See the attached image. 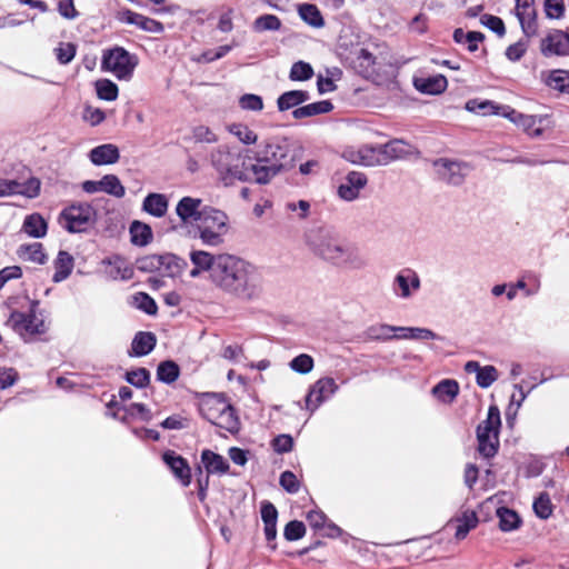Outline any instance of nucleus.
Returning a JSON list of instances; mask_svg holds the SVG:
<instances>
[{"instance_id": "nucleus-1", "label": "nucleus", "mask_w": 569, "mask_h": 569, "mask_svg": "<svg viewBox=\"0 0 569 569\" xmlns=\"http://www.w3.org/2000/svg\"><path fill=\"white\" fill-rule=\"evenodd\" d=\"M309 250L319 259L342 269L360 270L366 260L360 250L328 227L312 228L306 233Z\"/></svg>"}, {"instance_id": "nucleus-2", "label": "nucleus", "mask_w": 569, "mask_h": 569, "mask_svg": "<svg viewBox=\"0 0 569 569\" xmlns=\"http://www.w3.org/2000/svg\"><path fill=\"white\" fill-rule=\"evenodd\" d=\"M211 281L224 292L251 300L260 295V277L249 262L228 253L218 254Z\"/></svg>"}, {"instance_id": "nucleus-3", "label": "nucleus", "mask_w": 569, "mask_h": 569, "mask_svg": "<svg viewBox=\"0 0 569 569\" xmlns=\"http://www.w3.org/2000/svg\"><path fill=\"white\" fill-rule=\"evenodd\" d=\"M290 143L286 138H272L261 142L253 157L248 158L251 182L267 184L278 173L292 168L288 160Z\"/></svg>"}, {"instance_id": "nucleus-4", "label": "nucleus", "mask_w": 569, "mask_h": 569, "mask_svg": "<svg viewBox=\"0 0 569 569\" xmlns=\"http://www.w3.org/2000/svg\"><path fill=\"white\" fill-rule=\"evenodd\" d=\"M467 109L470 111H478L482 114H498L507 118L510 122L522 129L530 137L538 138L542 136L546 128L550 124L549 116L547 114H526L510 106L496 104L492 101H477L470 100L467 102Z\"/></svg>"}, {"instance_id": "nucleus-5", "label": "nucleus", "mask_w": 569, "mask_h": 569, "mask_svg": "<svg viewBox=\"0 0 569 569\" xmlns=\"http://www.w3.org/2000/svg\"><path fill=\"white\" fill-rule=\"evenodd\" d=\"M248 158L249 156H242L226 144L209 153L210 164L224 186H231L236 181L251 182Z\"/></svg>"}, {"instance_id": "nucleus-6", "label": "nucleus", "mask_w": 569, "mask_h": 569, "mask_svg": "<svg viewBox=\"0 0 569 569\" xmlns=\"http://www.w3.org/2000/svg\"><path fill=\"white\" fill-rule=\"evenodd\" d=\"M418 152L415 146L401 139H393L385 144L363 147L359 150L361 163L365 166H386Z\"/></svg>"}, {"instance_id": "nucleus-7", "label": "nucleus", "mask_w": 569, "mask_h": 569, "mask_svg": "<svg viewBox=\"0 0 569 569\" xmlns=\"http://www.w3.org/2000/svg\"><path fill=\"white\" fill-rule=\"evenodd\" d=\"M228 222L229 218L226 212L211 206H204L196 224L202 243L210 247L222 244L229 230Z\"/></svg>"}, {"instance_id": "nucleus-8", "label": "nucleus", "mask_w": 569, "mask_h": 569, "mask_svg": "<svg viewBox=\"0 0 569 569\" xmlns=\"http://www.w3.org/2000/svg\"><path fill=\"white\" fill-rule=\"evenodd\" d=\"M38 307L39 301L32 300L28 312L12 311L7 325L23 339L46 333L48 326Z\"/></svg>"}, {"instance_id": "nucleus-9", "label": "nucleus", "mask_w": 569, "mask_h": 569, "mask_svg": "<svg viewBox=\"0 0 569 569\" xmlns=\"http://www.w3.org/2000/svg\"><path fill=\"white\" fill-rule=\"evenodd\" d=\"M97 211L89 203H74L66 207L59 214L58 222L70 233L86 232L96 222Z\"/></svg>"}, {"instance_id": "nucleus-10", "label": "nucleus", "mask_w": 569, "mask_h": 569, "mask_svg": "<svg viewBox=\"0 0 569 569\" xmlns=\"http://www.w3.org/2000/svg\"><path fill=\"white\" fill-rule=\"evenodd\" d=\"M139 63L136 54L130 53L122 47H113L104 50L101 68L112 72L119 80H130Z\"/></svg>"}, {"instance_id": "nucleus-11", "label": "nucleus", "mask_w": 569, "mask_h": 569, "mask_svg": "<svg viewBox=\"0 0 569 569\" xmlns=\"http://www.w3.org/2000/svg\"><path fill=\"white\" fill-rule=\"evenodd\" d=\"M433 168L438 179L451 186L462 184L470 170L468 163L448 158L435 160Z\"/></svg>"}, {"instance_id": "nucleus-12", "label": "nucleus", "mask_w": 569, "mask_h": 569, "mask_svg": "<svg viewBox=\"0 0 569 569\" xmlns=\"http://www.w3.org/2000/svg\"><path fill=\"white\" fill-rule=\"evenodd\" d=\"M337 390L338 385L333 378H320L310 387L306 396V408L313 412L321 403L335 395Z\"/></svg>"}, {"instance_id": "nucleus-13", "label": "nucleus", "mask_w": 569, "mask_h": 569, "mask_svg": "<svg viewBox=\"0 0 569 569\" xmlns=\"http://www.w3.org/2000/svg\"><path fill=\"white\" fill-rule=\"evenodd\" d=\"M540 51L545 57L569 56V33L553 29L541 40Z\"/></svg>"}, {"instance_id": "nucleus-14", "label": "nucleus", "mask_w": 569, "mask_h": 569, "mask_svg": "<svg viewBox=\"0 0 569 569\" xmlns=\"http://www.w3.org/2000/svg\"><path fill=\"white\" fill-rule=\"evenodd\" d=\"M181 260L174 254H151L137 260V268L142 272H153L161 270L163 267L169 274H174V269L180 268Z\"/></svg>"}, {"instance_id": "nucleus-15", "label": "nucleus", "mask_w": 569, "mask_h": 569, "mask_svg": "<svg viewBox=\"0 0 569 569\" xmlns=\"http://www.w3.org/2000/svg\"><path fill=\"white\" fill-rule=\"evenodd\" d=\"M421 281L418 273L410 269H402L393 279L392 289L397 297L409 299L413 292L420 289Z\"/></svg>"}, {"instance_id": "nucleus-16", "label": "nucleus", "mask_w": 569, "mask_h": 569, "mask_svg": "<svg viewBox=\"0 0 569 569\" xmlns=\"http://www.w3.org/2000/svg\"><path fill=\"white\" fill-rule=\"evenodd\" d=\"M367 183L368 179L363 172L349 171L338 187L337 193L345 201H353L358 199Z\"/></svg>"}, {"instance_id": "nucleus-17", "label": "nucleus", "mask_w": 569, "mask_h": 569, "mask_svg": "<svg viewBox=\"0 0 569 569\" xmlns=\"http://www.w3.org/2000/svg\"><path fill=\"white\" fill-rule=\"evenodd\" d=\"M535 0H516V16L527 38L537 33V12L532 8Z\"/></svg>"}, {"instance_id": "nucleus-18", "label": "nucleus", "mask_w": 569, "mask_h": 569, "mask_svg": "<svg viewBox=\"0 0 569 569\" xmlns=\"http://www.w3.org/2000/svg\"><path fill=\"white\" fill-rule=\"evenodd\" d=\"M202 200L199 198L183 197L176 206V213L182 223H196L202 214Z\"/></svg>"}, {"instance_id": "nucleus-19", "label": "nucleus", "mask_w": 569, "mask_h": 569, "mask_svg": "<svg viewBox=\"0 0 569 569\" xmlns=\"http://www.w3.org/2000/svg\"><path fill=\"white\" fill-rule=\"evenodd\" d=\"M162 458L181 485L188 487L191 482V469L188 461L172 450L166 451Z\"/></svg>"}, {"instance_id": "nucleus-20", "label": "nucleus", "mask_w": 569, "mask_h": 569, "mask_svg": "<svg viewBox=\"0 0 569 569\" xmlns=\"http://www.w3.org/2000/svg\"><path fill=\"white\" fill-rule=\"evenodd\" d=\"M228 405L227 400L220 395H207L199 403V411L206 420L212 423L218 418L217 416L228 409Z\"/></svg>"}, {"instance_id": "nucleus-21", "label": "nucleus", "mask_w": 569, "mask_h": 569, "mask_svg": "<svg viewBox=\"0 0 569 569\" xmlns=\"http://www.w3.org/2000/svg\"><path fill=\"white\" fill-rule=\"evenodd\" d=\"M119 158V149L112 143L100 144L89 152V159L96 166L113 164Z\"/></svg>"}, {"instance_id": "nucleus-22", "label": "nucleus", "mask_w": 569, "mask_h": 569, "mask_svg": "<svg viewBox=\"0 0 569 569\" xmlns=\"http://www.w3.org/2000/svg\"><path fill=\"white\" fill-rule=\"evenodd\" d=\"M351 64L355 71L366 79L376 74V58L367 49H360L352 58Z\"/></svg>"}, {"instance_id": "nucleus-23", "label": "nucleus", "mask_w": 569, "mask_h": 569, "mask_svg": "<svg viewBox=\"0 0 569 569\" xmlns=\"http://www.w3.org/2000/svg\"><path fill=\"white\" fill-rule=\"evenodd\" d=\"M156 335L149 331H139L132 339L129 356L143 357L149 355L156 347Z\"/></svg>"}, {"instance_id": "nucleus-24", "label": "nucleus", "mask_w": 569, "mask_h": 569, "mask_svg": "<svg viewBox=\"0 0 569 569\" xmlns=\"http://www.w3.org/2000/svg\"><path fill=\"white\" fill-rule=\"evenodd\" d=\"M201 462L208 473L223 475L229 470V463L224 457L209 449L201 452Z\"/></svg>"}, {"instance_id": "nucleus-25", "label": "nucleus", "mask_w": 569, "mask_h": 569, "mask_svg": "<svg viewBox=\"0 0 569 569\" xmlns=\"http://www.w3.org/2000/svg\"><path fill=\"white\" fill-rule=\"evenodd\" d=\"M310 99V94L305 90H290L280 94L277 99L278 110L283 112L300 106L301 103L308 101Z\"/></svg>"}, {"instance_id": "nucleus-26", "label": "nucleus", "mask_w": 569, "mask_h": 569, "mask_svg": "<svg viewBox=\"0 0 569 569\" xmlns=\"http://www.w3.org/2000/svg\"><path fill=\"white\" fill-rule=\"evenodd\" d=\"M169 202L162 193H149L142 202V209L149 214L161 218L168 211Z\"/></svg>"}, {"instance_id": "nucleus-27", "label": "nucleus", "mask_w": 569, "mask_h": 569, "mask_svg": "<svg viewBox=\"0 0 569 569\" xmlns=\"http://www.w3.org/2000/svg\"><path fill=\"white\" fill-rule=\"evenodd\" d=\"M74 266L73 257L67 251H59L54 260V273L52 277L53 282H61L66 280L72 272Z\"/></svg>"}, {"instance_id": "nucleus-28", "label": "nucleus", "mask_w": 569, "mask_h": 569, "mask_svg": "<svg viewBox=\"0 0 569 569\" xmlns=\"http://www.w3.org/2000/svg\"><path fill=\"white\" fill-rule=\"evenodd\" d=\"M448 81L445 76L438 74L435 77L417 79L415 87L422 93L439 94L447 89Z\"/></svg>"}, {"instance_id": "nucleus-29", "label": "nucleus", "mask_w": 569, "mask_h": 569, "mask_svg": "<svg viewBox=\"0 0 569 569\" xmlns=\"http://www.w3.org/2000/svg\"><path fill=\"white\" fill-rule=\"evenodd\" d=\"M124 21L130 24H134L141 30L148 32L160 33L163 31V26L161 22L133 11L124 12Z\"/></svg>"}, {"instance_id": "nucleus-30", "label": "nucleus", "mask_w": 569, "mask_h": 569, "mask_svg": "<svg viewBox=\"0 0 569 569\" xmlns=\"http://www.w3.org/2000/svg\"><path fill=\"white\" fill-rule=\"evenodd\" d=\"M332 109L333 104L329 100H322L293 109L292 116L295 119H303L318 114L328 113Z\"/></svg>"}, {"instance_id": "nucleus-31", "label": "nucleus", "mask_w": 569, "mask_h": 569, "mask_svg": "<svg viewBox=\"0 0 569 569\" xmlns=\"http://www.w3.org/2000/svg\"><path fill=\"white\" fill-rule=\"evenodd\" d=\"M458 392L459 385L451 379L442 380L432 388V395L445 403H451L458 396Z\"/></svg>"}, {"instance_id": "nucleus-32", "label": "nucleus", "mask_w": 569, "mask_h": 569, "mask_svg": "<svg viewBox=\"0 0 569 569\" xmlns=\"http://www.w3.org/2000/svg\"><path fill=\"white\" fill-rule=\"evenodd\" d=\"M22 230L32 238H42L47 234L48 224L39 213H32L26 217Z\"/></svg>"}, {"instance_id": "nucleus-33", "label": "nucleus", "mask_w": 569, "mask_h": 569, "mask_svg": "<svg viewBox=\"0 0 569 569\" xmlns=\"http://www.w3.org/2000/svg\"><path fill=\"white\" fill-rule=\"evenodd\" d=\"M218 418L214 419L212 425L227 430L228 432L234 435L240 430V421L236 413L234 408L229 403L228 409L223 410Z\"/></svg>"}, {"instance_id": "nucleus-34", "label": "nucleus", "mask_w": 569, "mask_h": 569, "mask_svg": "<svg viewBox=\"0 0 569 569\" xmlns=\"http://www.w3.org/2000/svg\"><path fill=\"white\" fill-rule=\"evenodd\" d=\"M478 451L485 458H492L498 452L499 438L496 433L477 432Z\"/></svg>"}, {"instance_id": "nucleus-35", "label": "nucleus", "mask_w": 569, "mask_h": 569, "mask_svg": "<svg viewBox=\"0 0 569 569\" xmlns=\"http://www.w3.org/2000/svg\"><path fill=\"white\" fill-rule=\"evenodd\" d=\"M190 260L193 266L199 267L203 271H208L210 279H212L216 263L218 262V254L214 256L203 250H193L190 252Z\"/></svg>"}, {"instance_id": "nucleus-36", "label": "nucleus", "mask_w": 569, "mask_h": 569, "mask_svg": "<svg viewBox=\"0 0 569 569\" xmlns=\"http://www.w3.org/2000/svg\"><path fill=\"white\" fill-rule=\"evenodd\" d=\"M18 253L23 260L34 263L43 264L47 261L43 247L39 242L20 246Z\"/></svg>"}, {"instance_id": "nucleus-37", "label": "nucleus", "mask_w": 569, "mask_h": 569, "mask_svg": "<svg viewBox=\"0 0 569 569\" xmlns=\"http://www.w3.org/2000/svg\"><path fill=\"white\" fill-rule=\"evenodd\" d=\"M400 327L390 326L387 323H378L370 326L366 330V337L370 340H390L397 338L396 331H399Z\"/></svg>"}, {"instance_id": "nucleus-38", "label": "nucleus", "mask_w": 569, "mask_h": 569, "mask_svg": "<svg viewBox=\"0 0 569 569\" xmlns=\"http://www.w3.org/2000/svg\"><path fill=\"white\" fill-rule=\"evenodd\" d=\"M131 242L136 246H147L152 240L151 228L140 221H133L130 226Z\"/></svg>"}, {"instance_id": "nucleus-39", "label": "nucleus", "mask_w": 569, "mask_h": 569, "mask_svg": "<svg viewBox=\"0 0 569 569\" xmlns=\"http://www.w3.org/2000/svg\"><path fill=\"white\" fill-rule=\"evenodd\" d=\"M300 18L311 27L320 28L323 27L325 20L321 16L320 10L316 4L303 3L298 8Z\"/></svg>"}, {"instance_id": "nucleus-40", "label": "nucleus", "mask_w": 569, "mask_h": 569, "mask_svg": "<svg viewBox=\"0 0 569 569\" xmlns=\"http://www.w3.org/2000/svg\"><path fill=\"white\" fill-rule=\"evenodd\" d=\"M180 375L179 366L172 360H166L159 363L157 368V379L163 383L174 382Z\"/></svg>"}, {"instance_id": "nucleus-41", "label": "nucleus", "mask_w": 569, "mask_h": 569, "mask_svg": "<svg viewBox=\"0 0 569 569\" xmlns=\"http://www.w3.org/2000/svg\"><path fill=\"white\" fill-rule=\"evenodd\" d=\"M501 426L500 411L497 406H490L488 409L487 419L479 423L477 432H488L499 435Z\"/></svg>"}, {"instance_id": "nucleus-42", "label": "nucleus", "mask_w": 569, "mask_h": 569, "mask_svg": "<svg viewBox=\"0 0 569 569\" xmlns=\"http://www.w3.org/2000/svg\"><path fill=\"white\" fill-rule=\"evenodd\" d=\"M546 83L553 90L569 94V71L560 69L551 71Z\"/></svg>"}, {"instance_id": "nucleus-43", "label": "nucleus", "mask_w": 569, "mask_h": 569, "mask_svg": "<svg viewBox=\"0 0 569 569\" xmlns=\"http://www.w3.org/2000/svg\"><path fill=\"white\" fill-rule=\"evenodd\" d=\"M458 526L455 537L458 540H462L467 537L469 531L477 527L478 517L475 511H466L460 518H458Z\"/></svg>"}, {"instance_id": "nucleus-44", "label": "nucleus", "mask_w": 569, "mask_h": 569, "mask_svg": "<svg viewBox=\"0 0 569 569\" xmlns=\"http://www.w3.org/2000/svg\"><path fill=\"white\" fill-rule=\"evenodd\" d=\"M399 331H409L408 335H398V339H413V340H440L439 335L428 328L419 327H400Z\"/></svg>"}, {"instance_id": "nucleus-45", "label": "nucleus", "mask_w": 569, "mask_h": 569, "mask_svg": "<svg viewBox=\"0 0 569 569\" xmlns=\"http://www.w3.org/2000/svg\"><path fill=\"white\" fill-rule=\"evenodd\" d=\"M497 515L499 517V527L502 531H511L518 528L521 522L516 511L505 507L499 508Z\"/></svg>"}, {"instance_id": "nucleus-46", "label": "nucleus", "mask_w": 569, "mask_h": 569, "mask_svg": "<svg viewBox=\"0 0 569 569\" xmlns=\"http://www.w3.org/2000/svg\"><path fill=\"white\" fill-rule=\"evenodd\" d=\"M102 191L116 198H122L126 194V189L116 174L102 177Z\"/></svg>"}, {"instance_id": "nucleus-47", "label": "nucleus", "mask_w": 569, "mask_h": 569, "mask_svg": "<svg viewBox=\"0 0 569 569\" xmlns=\"http://www.w3.org/2000/svg\"><path fill=\"white\" fill-rule=\"evenodd\" d=\"M97 96L106 101H113L118 98V86L109 79H100L96 82Z\"/></svg>"}, {"instance_id": "nucleus-48", "label": "nucleus", "mask_w": 569, "mask_h": 569, "mask_svg": "<svg viewBox=\"0 0 569 569\" xmlns=\"http://www.w3.org/2000/svg\"><path fill=\"white\" fill-rule=\"evenodd\" d=\"M281 28V20L274 14H262L253 22V29L258 32L278 31Z\"/></svg>"}, {"instance_id": "nucleus-49", "label": "nucleus", "mask_w": 569, "mask_h": 569, "mask_svg": "<svg viewBox=\"0 0 569 569\" xmlns=\"http://www.w3.org/2000/svg\"><path fill=\"white\" fill-rule=\"evenodd\" d=\"M229 132L236 136L244 144H253L258 139L257 133L242 123H232L229 126Z\"/></svg>"}, {"instance_id": "nucleus-50", "label": "nucleus", "mask_w": 569, "mask_h": 569, "mask_svg": "<svg viewBox=\"0 0 569 569\" xmlns=\"http://www.w3.org/2000/svg\"><path fill=\"white\" fill-rule=\"evenodd\" d=\"M533 511L540 519H548L552 515V503L547 492H541L533 501Z\"/></svg>"}, {"instance_id": "nucleus-51", "label": "nucleus", "mask_w": 569, "mask_h": 569, "mask_svg": "<svg viewBox=\"0 0 569 569\" xmlns=\"http://www.w3.org/2000/svg\"><path fill=\"white\" fill-rule=\"evenodd\" d=\"M313 76L312 67L305 61H297L292 64L289 73V79L292 81H306Z\"/></svg>"}, {"instance_id": "nucleus-52", "label": "nucleus", "mask_w": 569, "mask_h": 569, "mask_svg": "<svg viewBox=\"0 0 569 569\" xmlns=\"http://www.w3.org/2000/svg\"><path fill=\"white\" fill-rule=\"evenodd\" d=\"M126 381L136 388H144L150 382V372L146 368H137L126 373Z\"/></svg>"}, {"instance_id": "nucleus-53", "label": "nucleus", "mask_w": 569, "mask_h": 569, "mask_svg": "<svg viewBox=\"0 0 569 569\" xmlns=\"http://www.w3.org/2000/svg\"><path fill=\"white\" fill-rule=\"evenodd\" d=\"M134 306L146 312L147 315L153 316L158 311V307L153 298L146 292H138L133 297Z\"/></svg>"}, {"instance_id": "nucleus-54", "label": "nucleus", "mask_w": 569, "mask_h": 569, "mask_svg": "<svg viewBox=\"0 0 569 569\" xmlns=\"http://www.w3.org/2000/svg\"><path fill=\"white\" fill-rule=\"evenodd\" d=\"M313 366L315 362L312 357L307 353H301L295 357L289 363L291 370L301 375L309 373L313 369Z\"/></svg>"}, {"instance_id": "nucleus-55", "label": "nucleus", "mask_w": 569, "mask_h": 569, "mask_svg": "<svg viewBox=\"0 0 569 569\" xmlns=\"http://www.w3.org/2000/svg\"><path fill=\"white\" fill-rule=\"evenodd\" d=\"M498 379V370L493 366L481 367L476 376L477 385L480 388H489Z\"/></svg>"}, {"instance_id": "nucleus-56", "label": "nucleus", "mask_w": 569, "mask_h": 569, "mask_svg": "<svg viewBox=\"0 0 569 569\" xmlns=\"http://www.w3.org/2000/svg\"><path fill=\"white\" fill-rule=\"evenodd\" d=\"M306 535V526L302 521H289L283 530V536L288 541H296Z\"/></svg>"}, {"instance_id": "nucleus-57", "label": "nucleus", "mask_w": 569, "mask_h": 569, "mask_svg": "<svg viewBox=\"0 0 569 569\" xmlns=\"http://www.w3.org/2000/svg\"><path fill=\"white\" fill-rule=\"evenodd\" d=\"M239 106L248 111H261L263 109V100L260 96L246 93L239 98Z\"/></svg>"}, {"instance_id": "nucleus-58", "label": "nucleus", "mask_w": 569, "mask_h": 569, "mask_svg": "<svg viewBox=\"0 0 569 569\" xmlns=\"http://www.w3.org/2000/svg\"><path fill=\"white\" fill-rule=\"evenodd\" d=\"M40 180L37 178H30L26 182H18L17 194L24 196L27 198H36L40 193Z\"/></svg>"}, {"instance_id": "nucleus-59", "label": "nucleus", "mask_w": 569, "mask_h": 569, "mask_svg": "<svg viewBox=\"0 0 569 569\" xmlns=\"http://www.w3.org/2000/svg\"><path fill=\"white\" fill-rule=\"evenodd\" d=\"M545 13L549 19H561L566 7L563 0H545Z\"/></svg>"}, {"instance_id": "nucleus-60", "label": "nucleus", "mask_w": 569, "mask_h": 569, "mask_svg": "<svg viewBox=\"0 0 569 569\" xmlns=\"http://www.w3.org/2000/svg\"><path fill=\"white\" fill-rule=\"evenodd\" d=\"M279 483L288 493H297L300 489V482L297 479V476L289 470H286L280 475Z\"/></svg>"}, {"instance_id": "nucleus-61", "label": "nucleus", "mask_w": 569, "mask_h": 569, "mask_svg": "<svg viewBox=\"0 0 569 569\" xmlns=\"http://www.w3.org/2000/svg\"><path fill=\"white\" fill-rule=\"evenodd\" d=\"M271 447L277 453H287L293 449V438L290 435H279L271 441Z\"/></svg>"}, {"instance_id": "nucleus-62", "label": "nucleus", "mask_w": 569, "mask_h": 569, "mask_svg": "<svg viewBox=\"0 0 569 569\" xmlns=\"http://www.w3.org/2000/svg\"><path fill=\"white\" fill-rule=\"evenodd\" d=\"M480 21L483 26H486L488 29H490L500 37H502L506 33L505 23L502 19H500L499 17L486 13L480 18Z\"/></svg>"}, {"instance_id": "nucleus-63", "label": "nucleus", "mask_w": 569, "mask_h": 569, "mask_svg": "<svg viewBox=\"0 0 569 569\" xmlns=\"http://www.w3.org/2000/svg\"><path fill=\"white\" fill-rule=\"evenodd\" d=\"M76 56V47L72 43H60L56 49L57 60L61 64H68Z\"/></svg>"}, {"instance_id": "nucleus-64", "label": "nucleus", "mask_w": 569, "mask_h": 569, "mask_svg": "<svg viewBox=\"0 0 569 569\" xmlns=\"http://www.w3.org/2000/svg\"><path fill=\"white\" fill-rule=\"evenodd\" d=\"M528 48V42L525 40H519L516 43L510 44L506 50V57L510 61H519L526 53Z\"/></svg>"}]
</instances>
